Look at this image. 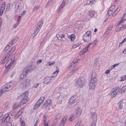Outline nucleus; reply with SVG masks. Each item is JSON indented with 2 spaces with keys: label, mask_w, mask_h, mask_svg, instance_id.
Wrapping results in <instances>:
<instances>
[{
  "label": "nucleus",
  "mask_w": 126,
  "mask_h": 126,
  "mask_svg": "<svg viewBox=\"0 0 126 126\" xmlns=\"http://www.w3.org/2000/svg\"><path fill=\"white\" fill-rule=\"evenodd\" d=\"M68 0H64L62 4L61 5L60 7L59 11L60 10H61L62 9L63 7L66 4L68 1Z\"/></svg>",
  "instance_id": "obj_18"
},
{
  "label": "nucleus",
  "mask_w": 126,
  "mask_h": 126,
  "mask_svg": "<svg viewBox=\"0 0 126 126\" xmlns=\"http://www.w3.org/2000/svg\"><path fill=\"white\" fill-rule=\"evenodd\" d=\"M91 31H87L86 33L85 34V35H87L86 34H90V35H91Z\"/></svg>",
  "instance_id": "obj_50"
},
{
  "label": "nucleus",
  "mask_w": 126,
  "mask_h": 126,
  "mask_svg": "<svg viewBox=\"0 0 126 126\" xmlns=\"http://www.w3.org/2000/svg\"><path fill=\"white\" fill-rule=\"evenodd\" d=\"M81 110L79 108H78L76 111V113L77 114L78 116H80L81 112Z\"/></svg>",
  "instance_id": "obj_28"
},
{
  "label": "nucleus",
  "mask_w": 126,
  "mask_h": 126,
  "mask_svg": "<svg viewBox=\"0 0 126 126\" xmlns=\"http://www.w3.org/2000/svg\"><path fill=\"white\" fill-rule=\"evenodd\" d=\"M52 103L51 101V100H50L48 99L47 100L46 102L44 103L43 104V106H46V107H47V106H50L52 105Z\"/></svg>",
  "instance_id": "obj_13"
},
{
  "label": "nucleus",
  "mask_w": 126,
  "mask_h": 126,
  "mask_svg": "<svg viewBox=\"0 0 126 126\" xmlns=\"http://www.w3.org/2000/svg\"><path fill=\"white\" fill-rule=\"evenodd\" d=\"M14 84L11 81L2 87V88L4 89L5 91H7L12 89L14 86Z\"/></svg>",
  "instance_id": "obj_3"
},
{
  "label": "nucleus",
  "mask_w": 126,
  "mask_h": 126,
  "mask_svg": "<svg viewBox=\"0 0 126 126\" xmlns=\"http://www.w3.org/2000/svg\"><path fill=\"white\" fill-rule=\"evenodd\" d=\"M42 62V60L41 59H39L38 60L37 62V64H38L40 63H41Z\"/></svg>",
  "instance_id": "obj_54"
},
{
  "label": "nucleus",
  "mask_w": 126,
  "mask_h": 126,
  "mask_svg": "<svg viewBox=\"0 0 126 126\" xmlns=\"http://www.w3.org/2000/svg\"><path fill=\"white\" fill-rule=\"evenodd\" d=\"M78 67H75L71 72V74H72L74 73V72L78 69Z\"/></svg>",
  "instance_id": "obj_46"
},
{
  "label": "nucleus",
  "mask_w": 126,
  "mask_h": 126,
  "mask_svg": "<svg viewBox=\"0 0 126 126\" xmlns=\"http://www.w3.org/2000/svg\"><path fill=\"white\" fill-rule=\"evenodd\" d=\"M119 0H115L114 1L115 4H118L119 2Z\"/></svg>",
  "instance_id": "obj_62"
},
{
  "label": "nucleus",
  "mask_w": 126,
  "mask_h": 126,
  "mask_svg": "<svg viewBox=\"0 0 126 126\" xmlns=\"http://www.w3.org/2000/svg\"><path fill=\"white\" fill-rule=\"evenodd\" d=\"M75 36L74 34H71L68 36L69 38H70L71 40L72 41H74L75 39Z\"/></svg>",
  "instance_id": "obj_26"
},
{
  "label": "nucleus",
  "mask_w": 126,
  "mask_h": 126,
  "mask_svg": "<svg viewBox=\"0 0 126 126\" xmlns=\"http://www.w3.org/2000/svg\"><path fill=\"white\" fill-rule=\"evenodd\" d=\"M112 29V27H109L107 30L104 32L103 35L104 37H105L108 36Z\"/></svg>",
  "instance_id": "obj_14"
},
{
  "label": "nucleus",
  "mask_w": 126,
  "mask_h": 126,
  "mask_svg": "<svg viewBox=\"0 0 126 126\" xmlns=\"http://www.w3.org/2000/svg\"><path fill=\"white\" fill-rule=\"evenodd\" d=\"M124 79H120V81H124L126 79V75L124 76Z\"/></svg>",
  "instance_id": "obj_59"
},
{
  "label": "nucleus",
  "mask_w": 126,
  "mask_h": 126,
  "mask_svg": "<svg viewBox=\"0 0 126 126\" xmlns=\"http://www.w3.org/2000/svg\"><path fill=\"white\" fill-rule=\"evenodd\" d=\"M26 11H25L24 10L21 13V16L24 15L26 13Z\"/></svg>",
  "instance_id": "obj_61"
},
{
  "label": "nucleus",
  "mask_w": 126,
  "mask_h": 126,
  "mask_svg": "<svg viewBox=\"0 0 126 126\" xmlns=\"http://www.w3.org/2000/svg\"><path fill=\"white\" fill-rule=\"evenodd\" d=\"M85 80L84 77L79 79L75 83V85L78 87H82L85 85Z\"/></svg>",
  "instance_id": "obj_2"
},
{
  "label": "nucleus",
  "mask_w": 126,
  "mask_h": 126,
  "mask_svg": "<svg viewBox=\"0 0 126 126\" xmlns=\"http://www.w3.org/2000/svg\"><path fill=\"white\" fill-rule=\"evenodd\" d=\"M126 90V86H124L121 89V93H123Z\"/></svg>",
  "instance_id": "obj_42"
},
{
  "label": "nucleus",
  "mask_w": 126,
  "mask_h": 126,
  "mask_svg": "<svg viewBox=\"0 0 126 126\" xmlns=\"http://www.w3.org/2000/svg\"><path fill=\"white\" fill-rule=\"evenodd\" d=\"M30 80L29 79H27L24 80L23 83L25 84L26 85H28L30 83Z\"/></svg>",
  "instance_id": "obj_21"
},
{
  "label": "nucleus",
  "mask_w": 126,
  "mask_h": 126,
  "mask_svg": "<svg viewBox=\"0 0 126 126\" xmlns=\"http://www.w3.org/2000/svg\"><path fill=\"white\" fill-rule=\"evenodd\" d=\"M57 120L56 119L54 120L52 123V126H55L56 124L58 123Z\"/></svg>",
  "instance_id": "obj_38"
},
{
  "label": "nucleus",
  "mask_w": 126,
  "mask_h": 126,
  "mask_svg": "<svg viewBox=\"0 0 126 126\" xmlns=\"http://www.w3.org/2000/svg\"><path fill=\"white\" fill-rule=\"evenodd\" d=\"M20 111H20H17L16 114L15 116V118H17L22 114V111Z\"/></svg>",
  "instance_id": "obj_27"
},
{
  "label": "nucleus",
  "mask_w": 126,
  "mask_h": 126,
  "mask_svg": "<svg viewBox=\"0 0 126 126\" xmlns=\"http://www.w3.org/2000/svg\"><path fill=\"white\" fill-rule=\"evenodd\" d=\"M96 1V0H88L87 2V3L88 4L90 3L94 4L95 3Z\"/></svg>",
  "instance_id": "obj_30"
},
{
  "label": "nucleus",
  "mask_w": 126,
  "mask_h": 126,
  "mask_svg": "<svg viewBox=\"0 0 126 126\" xmlns=\"http://www.w3.org/2000/svg\"><path fill=\"white\" fill-rule=\"evenodd\" d=\"M120 10V9H119L118 8H117L114 12L116 14L118 13V11H119Z\"/></svg>",
  "instance_id": "obj_55"
},
{
  "label": "nucleus",
  "mask_w": 126,
  "mask_h": 126,
  "mask_svg": "<svg viewBox=\"0 0 126 126\" xmlns=\"http://www.w3.org/2000/svg\"><path fill=\"white\" fill-rule=\"evenodd\" d=\"M125 20V19L122 18L119 22V23L118 25V26H119L121 23H122Z\"/></svg>",
  "instance_id": "obj_45"
},
{
  "label": "nucleus",
  "mask_w": 126,
  "mask_h": 126,
  "mask_svg": "<svg viewBox=\"0 0 126 126\" xmlns=\"http://www.w3.org/2000/svg\"><path fill=\"white\" fill-rule=\"evenodd\" d=\"M4 90H5L4 89L2 88V89L0 90V97L3 93L6 92V91H5Z\"/></svg>",
  "instance_id": "obj_40"
},
{
  "label": "nucleus",
  "mask_w": 126,
  "mask_h": 126,
  "mask_svg": "<svg viewBox=\"0 0 126 126\" xmlns=\"http://www.w3.org/2000/svg\"><path fill=\"white\" fill-rule=\"evenodd\" d=\"M10 46H11L9 44L7 45L5 47L4 49V51H7L10 47Z\"/></svg>",
  "instance_id": "obj_37"
},
{
  "label": "nucleus",
  "mask_w": 126,
  "mask_h": 126,
  "mask_svg": "<svg viewBox=\"0 0 126 126\" xmlns=\"http://www.w3.org/2000/svg\"><path fill=\"white\" fill-rule=\"evenodd\" d=\"M39 7V6H35L33 8V11H35L37 10Z\"/></svg>",
  "instance_id": "obj_43"
},
{
  "label": "nucleus",
  "mask_w": 126,
  "mask_h": 126,
  "mask_svg": "<svg viewBox=\"0 0 126 126\" xmlns=\"http://www.w3.org/2000/svg\"><path fill=\"white\" fill-rule=\"evenodd\" d=\"M76 118V116L74 114H72L71 115L69 119V121L72 122L73 120H74Z\"/></svg>",
  "instance_id": "obj_25"
},
{
  "label": "nucleus",
  "mask_w": 126,
  "mask_h": 126,
  "mask_svg": "<svg viewBox=\"0 0 126 126\" xmlns=\"http://www.w3.org/2000/svg\"><path fill=\"white\" fill-rule=\"evenodd\" d=\"M95 122H96L92 121V123L91 124V126H95Z\"/></svg>",
  "instance_id": "obj_57"
},
{
  "label": "nucleus",
  "mask_w": 126,
  "mask_h": 126,
  "mask_svg": "<svg viewBox=\"0 0 126 126\" xmlns=\"http://www.w3.org/2000/svg\"><path fill=\"white\" fill-rule=\"evenodd\" d=\"M24 74L25 76H26L28 73L31 70V67L29 66H28L24 68Z\"/></svg>",
  "instance_id": "obj_10"
},
{
  "label": "nucleus",
  "mask_w": 126,
  "mask_h": 126,
  "mask_svg": "<svg viewBox=\"0 0 126 126\" xmlns=\"http://www.w3.org/2000/svg\"><path fill=\"white\" fill-rule=\"evenodd\" d=\"M82 122H81V120H79L78 122L76 123L78 125L80 126L81 125V124Z\"/></svg>",
  "instance_id": "obj_51"
},
{
  "label": "nucleus",
  "mask_w": 126,
  "mask_h": 126,
  "mask_svg": "<svg viewBox=\"0 0 126 126\" xmlns=\"http://www.w3.org/2000/svg\"><path fill=\"white\" fill-rule=\"evenodd\" d=\"M76 95H74L71 97L69 100V103H71L74 102L76 99Z\"/></svg>",
  "instance_id": "obj_19"
},
{
  "label": "nucleus",
  "mask_w": 126,
  "mask_h": 126,
  "mask_svg": "<svg viewBox=\"0 0 126 126\" xmlns=\"http://www.w3.org/2000/svg\"><path fill=\"white\" fill-rule=\"evenodd\" d=\"M43 21H42H42H41L40 22H39L38 24V26L37 27L36 29V32H35V34H36L34 36H33L34 37H35V36L37 34V33L39 31V28H40V29L41 28L42 26V25H43Z\"/></svg>",
  "instance_id": "obj_9"
},
{
  "label": "nucleus",
  "mask_w": 126,
  "mask_h": 126,
  "mask_svg": "<svg viewBox=\"0 0 126 126\" xmlns=\"http://www.w3.org/2000/svg\"><path fill=\"white\" fill-rule=\"evenodd\" d=\"M55 61L49 62L47 63V65H49L50 66L52 65L55 64Z\"/></svg>",
  "instance_id": "obj_33"
},
{
  "label": "nucleus",
  "mask_w": 126,
  "mask_h": 126,
  "mask_svg": "<svg viewBox=\"0 0 126 126\" xmlns=\"http://www.w3.org/2000/svg\"><path fill=\"white\" fill-rule=\"evenodd\" d=\"M2 9V11L1 12V14L3 13V9H4V5H2V9H0V12L1 11V10Z\"/></svg>",
  "instance_id": "obj_52"
},
{
  "label": "nucleus",
  "mask_w": 126,
  "mask_h": 126,
  "mask_svg": "<svg viewBox=\"0 0 126 126\" xmlns=\"http://www.w3.org/2000/svg\"><path fill=\"white\" fill-rule=\"evenodd\" d=\"M68 34L66 33H63L62 32H60L58 34H57V36L58 38L59 37V39H60L62 41H66V38L68 37Z\"/></svg>",
  "instance_id": "obj_4"
},
{
  "label": "nucleus",
  "mask_w": 126,
  "mask_h": 126,
  "mask_svg": "<svg viewBox=\"0 0 126 126\" xmlns=\"http://www.w3.org/2000/svg\"><path fill=\"white\" fill-rule=\"evenodd\" d=\"M20 121L21 123V126H25V124L24 122L22 120H20Z\"/></svg>",
  "instance_id": "obj_48"
},
{
  "label": "nucleus",
  "mask_w": 126,
  "mask_h": 126,
  "mask_svg": "<svg viewBox=\"0 0 126 126\" xmlns=\"http://www.w3.org/2000/svg\"><path fill=\"white\" fill-rule=\"evenodd\" d=\"M51 78L47 76L46 77L44 80V83L45 84H48L50 82Z\"/></svg>",
  "instance_id": "obj_15"
},
{
  "label": "nucleus",
  "mask_w": 126,
  "mask_h": 126,
  "mask_svg": "<svg viewBox=\"0 0 126 126\" xmlns=\"http://www.w3.org/2000/svg\"><path fill=\"white\" fill-rule=\"evenodd\" d=\"M92 43H90L87 46L83 49V50L80 53L82 54V55L83 54L85 53L88 50V48L90 45L92 44Z\"/></svg>",
  "instance_id": "obj_16"
},
{
  "label": "nucleus",
  "mask_w": 126,
  "mask_h": 126,
  "mask_svg": "<svg viewBox=\"0 0 126 126\" xmlns=\"http://www.w3.org/2000/svg\"><path fill=\"white\" fill-rule=\"evenodd\" d=\"M61 116L60 114H57L55 116V119H58Z\"/></svg>",
  "instance_id": "obj_49"
},
{
  "label": "nucleus",
  "mask_w": 126,
  "mask_h": 126,
  "mask_svg": "<svg viewBox=\"0 0 126 126\" xmlns=\"http://www.w3.org/2000/svg\"><path fill=\"white\" fill-rule=\"evenodd\" d=\"M97 75L96 73L94 72L92 73L91 76V79L89 85V88L90 89H94L96 83L97 81L96 78Z\"/></svg>",
  "instance_id": "obj_1"
},
{
  "label": "nucleus",
  "mask_w": 126,
  "mask_h": 126,
  "mask_svg": "<svg viewBox=\"0 0 126 126\" xmlns=\"http://www.w3.org/2000/svg\"><path fill=\"white\" fill-rule=\"evenodd\" d=\"M14 62V60H13V61L10 63H7L6 64V67L7 68H9L13 65Z\"/></svg>",
  "instance_id": "obj_22"
},
{
  "label": "nucleus",
  "mask_w": 126,
  "mask_h": 126,
  "mask_svg": "<svg viewBox=\"0 0 126 126\" xmlns=\"http://www.w3.org/2000/svg\"><path fill=\"white\" fill-rule=\"evenodd\" d=\"M95 14V12L93 10L90 11L89 14L90 16V18H92L94 16Z\"/></svg>",
  "instance_id": "obj_29"
},
{
  "label": "nucleus",
  "mask_w": 126,
  "mask_h": 126,
  "mask_svg": "<svg viewBox=\"0 0 126 126\" xmlns=\"http://www.w3.org/2000/svg\"><path fill=\"white\" fill-rule=\"evenodd\" d=\"M53 3V0H50L48 1L46 5V7H50Z\"/></svg>",
  "instance_id": "obj_24"
},
{
  "label": "nucleus",
  "mask_w": 126,
  "mask_h": 126,
  "mask_svg": "<svg viewBox=\"0 0 126 126\" xmlns=\"http://www.w3.org/2000/svg\"><path fill=\"white\" fill-rule=\"evenodd\" d=\"M119 90V88L118 87L111 89L110 92V94L112 97L116 96Z\"/></svg>",
  "instance_id": "obj_5"
},
{
  "label": "nucleus",
  "mask_w": 126,
  "mask_h": 126,
  "mask_svg": "<svg viewBox=\"0 0 126 126\" xmlns=\"http://www.w3.org/2000/svg\"><path fill=\"white\" fill-rule=\"evenodd\" d=\"M43 117H44V118H43L44 121L43 122V123L44 124H45L46 123V121L47 119L46 116V115H44Z\"/></svg>",
  "instance_id": "obj_47"
},
{
  "label": "nucleus",
  "mask_w": 126,
  "mask_h": 126,
  "mask_svg": "<svg viewBox=\"0 0 126 126\" xmlns=\"http://www.w3.org/2000/svg\"><path fill=\"white\" fill-rule=\"evenodd\" d=\"M19 22L18 21V22H17L14 25V28H15L18 25L19 23H18Z\"/></svg>",
  "instance_id": "obj_53"
},
{
  "label": "nucleus",
  "mask_w": 126,
  "mask_h": 126,
  "mask_svg": "<svg viewBox=\"0 0 126 126\" xmlns=\"http://www.w3.org/2000/svg\"><path fill=\"white\" fill-rule=\"evenodd\" d=\"M123 102L121 101H120L118 103V105L119 106V107H118L119 109H122L123 108V106L122 105V103Z\"/></svg>",
  "instance_id": "obj_35"
},
{
  "label": "nucleus",
  "mask_w": 126,
  "mask_h": 126,
  "mask_svg": "<svg viewBox=\"0 0 126 126\" xmlns=\"http://www.w3.org/2000/svg\"><path fill=\"white\" fill-rule=\"evenodd\" d=\"M123 18L125 19H126V13H124Z\"/></svg>",
  "instance_id": "obj_63"
},
{
  "label": "nucleus",
  "mask_w": 126,
  "mask_h": 126,
  "mask_svg": "<svg viewBox=\"0 0 126 126\" xmlns=\"http://www.w3.org/2000/svg\"><path fill=\"white\" fill-rule=\"evenodd\" d=\"M90 117L92 121L94 122H96L97 119V115L95 112H91L90 114Z\"/></svg>",
  "instance_id": "obj_7"
},
{
  "label": "nucleus",
  "mask_w": 126,
  "mask_h": 126,
  "mask_svg": "<svg viewBox=\"0 0 126 126\" xmlns=\"http://www.w3.org/2000/svg\"><path fill=\"white\" fill-rule=\"evenodd\" d=\"M27 92H25V93H24L22 95V99L20 102V104H25L26 103L27 101L29 100V98H28Z\"/></svg>",
  "instance_id": "obj_6"
},
{
  "label": "nucleus",
  "mask_w": 126,
  "mask_h": 126,
  "mask_svg": "<svg viewBox=\"0 0 126 126\" xmlns=\"http://www.w3.org/2000/svg\"><path fill=\"white\" fill-rule=\"evenodd\" d=\"M112 10H111V8H110L108 11L107 14L109 16L112 14Z\"/></svg>",
  "instance_id": "obj_44"
},
{
  "label": "nucleus",
  "mask_w": 126,
  "mask_h": 126,
  "mask_svg": "<svg viewBox=\"0 0 126 126\" xmlns=\"http://www.w3.org/2000/svg\"><path fill=\"white\" fill-rule=\"evenodd\" d=\"M61 96H59L57 98V102L58 103L61 104L62 103V101L61 99Z\"/></svg>",
  "instance_id": "obj_32"
},
{
  "label": "nucleus",
  "mask_w": 126,
  "mask_h": 126,
  "mask_svg": "<svg viewBox=\"0 0 126 126\" xmlns=\"http://www.w3.org/2000/svg\"><path fill=\"white\" fill-rule=\"evenodd\" d=\"M16 48V47L14 46H13L11 49L10 50V51L12 53H13L15 50Z\"/></svg>",
  "instance_id": "obj_39"
},
{
  "label": "nucleus",
  "mask_w": 126,
  "mask_h": 126,
  "mask_svg": "<svg viewBox=\"0 0 126 126\" xmlns=\"http://www.w3.org/2000/svg\"><path fill=\"white\" fill-rule=\"evenodd\" d=\"M56 71H55V72L56 73H57V74L55 76H56L57 74L59 72V69H58V67L56 68Z\"/></svg>",
  "instance_id": "obj_60"
},
{
  "label": "nucleus",
  "mask_w": 126,
  "mask_h": 126,
  "mask_svg": "<svg viewBox=\"0 0 126 126\" xmlns=\"http://www.w3.org/2000/svg\"><path fill=\"white\" fill-rule=\"evenodd\" d=\"M21 104H18L17 103H15L13 106V109H15L18 107H20Z\"/></svg>",
  "instance_id": "obj_20"
},
{
  "label": "nucleus",
  "mask_w": 126,
  "mask_h": 126,
  "mask_svg": "<svg viewBox=\"0 0 126 126\" xmlns=\"http://www.w3.org/2000/svg\"><path fill=\"white\" fill-rule=\"evenodd\" d=\"M91 39V36H85V35H83V39L84 42H88Z\"/></svg>",
  "instance_id": "obj_12"
},
{
  "label": "nucleus",
  "mask_w": 126,
  "mask_h": 126,
  "mask_svg": "<svg viewBox=\"0 0 126 126\" xmlns=\"http://www.w3.org/2000/svg\"><path fill=\"white\" fill-rule=\"evenodd\" d=\"M44 99L45 98L44 97L42 96L40 98L38 101H39V103H40L41 104H42V103L44 102Z\"/></svg>",
  "instance_id": "obj_31"
},
{
  "label": "nucleus",
  "mask_w": 126,
  "mask_h": 126,
  "mask_svg": "<svg viewBox=\"0 0 126 126\" xmlns=\"http://www.w3.org/2000/svg\"><path fill=\"white\" fill-rule=\"evenodd\" d=\"M13 53L10 51V50L8 51L7 53L5 55L4 57V59L3 60L2 62V63H4L5 62V59H8L12 55Z\"/></svg>",
  "instance_id": "obj_8"
},
{
  "label": "nucleus",
  "mask_w": 126,
  "mask_h": 126,
  "mask_svg": "<svg viewBox=\"0 0 126 126\" xmlns=\"http://www.w3.org/2000/svg\"><path fill=\"white\" fill-rule=\"evenodd\" d=\"M10 119V116L8 117L7 118L4 119L3 120V122H6V123L8 122L9 121Z\"/></svg>",
  "instance_id": "obj_36"
},
{
  "label": "nucleus",
  "mask_w": 126,
  "mask_h": 126,
  "mask_svg": "<svg viewBox=\"0 0 126 126\" xmlns=\"http://www.w3.org/2000/svg\"><path fill=\"white\" fill-rule=\"evenodd\" d=\"M40 103H39V101H37V102L36 103L35 105L34 106V108H35H35H38L41 104Z\"/></svg>",
  "instance_id": "obj_34"
},
{
  "label": "nucleus",
  "mask_w": 126,
  "mask_h": 126,
  "mask_svg": "<svg viewBox=\"0 0 126 126\" xmlns=\"http://www.w3.org/2000/svg\"><path fill=\"white\" fill-rule=\"evenodd\" d=\"M73 64H75L76 63L75 65H76L77 63V60L76 59H75L73 61Z\"/></svg>",
  "instance_id": "obj_58"
},
{
  "label": "nucleus",
  "mask_w": 126,
  "mask_h": 126,
  "mask_svg": "<svg viewBox=\"0 0 126 126\" xmlns=\"http://www.w3.org/2000/svg\"><path fill=\"white\" fill-rule=\"evenodd\" d=\"M10 116L9 115V114L8 113L5 114L3 116V118L1 119L0 120V121H1L2 122H3V120L4 119H5L7 118L8 117H9Z\"/></svg>",
  "instance_id": "obj_23"
},
{
  "label": "nucleus",
  "mask_w": 126,
  "mask_h": 126,
  "mask_svg": "<svg viewBox=\"0 0 126 126\" xmlns=\"http://www.w3.org/2000/svg\"><path fill=\"white\" fill-rule=\"evenodd\" d=\"M7 126H12V124L10 123H9L7 125Z\"/></svg>",
  "instance_id": "obj_64"
},
{
  "label": "nucleus",
  "mask_w": 126,
  "mask_h": 126,
  "mask_svg": "<svg viewBox=\"0 0 126 126\" xmlns=\"http://www.w3.org/2000/svg\"><path fill=\"white\" fill-rule=\"evenodd\" d=\"M66 120L67 118L66 117H63L59 126H64Z\"/></svg>",
  "instance_id": "obj_17"
},
{
  "label": "nucleus",
  "mask_w": 126,
  "mask_h": 126,
  "mask_svg": "<svg viewBox=\"0 0 126 126\" xmlns=\"http://www.w3.org/2000/svg\"><path fill=\"white\" fill-rule=\"evenodd\" d=\"M119 64V63H117L116 64H115L114 65H112V68H114L115 67L118 66Z\"/></svg>",
  "instance_id": "obj_56"
},
{
  "label": "nucleus",
  "mask_w": 126,
  "mask_h": 126,
  "mask_svg": "<svg viewBox=\"0 0 126 126\" xmlns=\"http://www.w3.org/2000/svg\"><path fill=\"white\" fill-rule=\"evenodd\" d=\"M18 38L17 37H15L9 43V44L12 46V45L16 42L18 40Z\"/></svg>",
  "instance_id": "obj_11"
},
{
  "label": "nucleus",
  "mask_w": 126,
  "mask_h": 126,
  "mask_svg": "<svg viewBox=\"0 0 126 126\" xmlns=\"http://www.w3.org/2000/svg\"><path fill=\"white\" fill-rule=\"evenodd\" d=\"M126 29V24L123 25L122 27H120L119 30H122Z\"/></svg>",
  "instance_id": "obj_41"
}]
</instances>
